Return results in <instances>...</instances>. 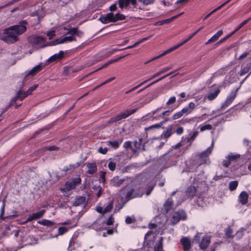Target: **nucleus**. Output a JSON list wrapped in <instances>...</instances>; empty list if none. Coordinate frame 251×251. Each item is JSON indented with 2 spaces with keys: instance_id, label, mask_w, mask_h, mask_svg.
<instances>
[{
  "instance_id": "5701e85b",
  "label": "nucleus",
  "mask_w": 251,
  "mask_h": 251,
  "mask_svg": "<svg viewBox=\"0 0 251 251\" xmlns=\"http://www.w3.org/2000/svg\"><path fill=\"white\" fill-rule=\"evenodd\" d=\"M124 180L119 179L118 177H115L110 181L111 184L115 187L120 186L123 183Z\"/></svg>"
},
{
  "instance_id": "680f3d73",
  "label": "nucleus",
  "mask_w": 251,
  "mask_h": 251,
  "mask_svg": "<svg viewBox=\"0 0 251 251\" xmlns=\"http://www.w3.org/2000/svg\"><path fill=\"white\" fill-rule=\"evenodd\" d=\"M47 35L49 37V39H51L55 36V31H50L47 32Z\"/></svg>"
},
{
  "instance_id": "6e6d98bb",
  "label": "nucleus",
  "mask_w": 251,
  "mask_h": 251,
  "mask_svg": "<svg viewBox=\"0 0 251 251\" xmlns=\"http://www.w3.org/2000/svg\"><path fill=\"white\" fill-rule=\"evenodd\" d=\"M178 48V47H177V45H176L174 47L171 48L170 49H169L167 50H166L165 51H164L163 52V54H164V55H165L167 53H170Z\"/></svg>"
},
{
  "instance_id": "0eeeda50",
  "label": "nucleus",
  "mask_w": 251,
  "mask_h": 251,
  "mask_svg": "<svg viewBox=\"0 0 251 251\" xmlns=\"http://www.w3.org/2000/svg\"><path fill=\"white\" fill-rule=\"evenodd\" d=\"M81 180L80 178H76L72 181H68L66 183L65 185V189L67 191H69L72 189H74L79 184H80Z\"/></svg>"
},
{
  "instance_id": "c85d7f7f",
  "label": "nucleus",
  "mask_w": 251,
  "mask_h": 251,
  "mask_svg": "<svg viewBox=\"0 0 251 251\" xmlns=\"http://www.w3.org/2000/svg\"><path fill=\"white\" fill-rule=\"evenodd\" d=\"M250 70H251V61L247 64V66L243 68L240 73V75L242 76L247 73Z\"/></svg>"
},
{
  "instance_id": "3c124183",
  "label": "nucleus",
  "mask_w": 251,
  "mask_h": 251,
  "mask_svg": "<svg viewBox=\"0 0 251 251\" xmlns=\"http://www.w3.org/2000/svg\"><path fill=\"white\" fill-rule=\"evenodd\" d=\"M233 231L232 229L230 227H228L226 228V235L227 238H231L233 237L232 236Z\"/></svg>"
},
{
  "instance_id": "f3484780",
  "label": "nucleus",
  "mask_w": 251,
  "mask_h": 251,
  "mask_svg": "<svg viewBox=\"0 0 251 251\" xmlns=\"http://www.w3.org/2000/svg\"><path fill=\"white\" fill-rule=\"evenodd\" d=\"M86 199L85 197L76 196L75 201L73 203V205L75 206H80L85 203Z\"/></svg>"
},
{
  "instance_id": "7ed1b4c3",
  "label": "nucleus",
  "mask_w": 251,
  "mask_h": 251,
  "mask_svg": "<svg viewBox=\"0 0 251 251\" xmlns=\"http://www.w3.org/2000/svg\"><path fill=\"white\" fill-rule=\"evenodd\" d=\"M137 110V108L133 109L132 110H126L125 112L117 115L116 116L110 118V120L106 122L104 126L110 124L116 123L122 119L126 118L130 115H132V114L136 112Z\"/></svg>"
},
{
  "instance_id": "9b49d317",
  "label": "nucleus",
  "mask_w": 251,
  "mask_h": 251,
  "mask_svg": "<svg viewBox=\"0 0 251 251\" xmlns=\"http://www.w3.org/2000/svg\"><path fill=\"white\" fill-rule=\"evenodd\" d=\"M100 20L103 24L116 22V20L114 19V14L111 12L106 14L104 16L100 18Z\"/></svg>"
},
{
  "instance_id": "b1692460",
  "label": "nucleus",
  "mask_w": 251,
  "mask_h": 251,
  "mask_svg": "<svg viewBox=\"0 0 251 251\" xmlns=\"http://www.w3.org/2000/svg\"><path fill=\"white\" fill-rule=\"evenodd\" d=\"M142 138H139L138 141H135L134 145L136 149H142V151H145V145H142Z\"/></svg>"
},
{
  "instance_id": "8fccbe9b",
  "label": "nucleus",
  "mask_w": 251,
  "mask_h": 251,
  "mask_svg": "<svg viewBox=\"0 0 251 251\" xmlns=\"http://www.w3.org/2000/svg\"><path fill=\"white\" fill-rule=\"evenodd\" d=\"M251 20V17L250 18L244 20L237 27V28L235 30V31H237L239 29H240L242 27H243L244 25L248 23V22Z\"/></svg>"
},
{
  "instance_id": "423d86ee",
  "label": "nucleus",
  "mask_w": 251,
  "mask_h": 251,
  "mask_svg": "<svg viewBox=\"0 0 251 251\" xmlns=\"http://www.w3.org/2000/svg\"><path fill=\"white\" fill-rule=\"evenodd\" d=\"M75 40V39L71 35V36L61 37L60 38L56 39V40L50 42L49 43V45L50 46H53L59 44H62L66 42H71Z\"/></svg>"
},
{
  "instance_id": "0e129e2a",
  "label": "nucleus",
  "mask_w": 251,
  "mask_h": 251,
  "mask_svg": "<svg viewBox=\"0 0 251 251\" xmlns=\"http://www.w3.org/2000/svg\"><path fill=\"white\" fill-rule=\"evenodd\" d=\"M108 151V149L107 148H102V147H100L99 149V152L102 153V154H105L106 153V152H107Z\"/></svg>"
},
{
  "instance_id": "f704fd0d",
  "label": "nucleus",
  "mask_w": 251,
  "mask_h": 251,
  "mask_svg": "<svg viewBox=\"0 0 251 251\" xmlns=\"http://www.w3.org/2000/svg\"><path fill=\"white\" fill-rule=\"evenodd\" d=\"M238 183L237 180L232 181L230 182L229 183V189L231 191H233L235 190L236 189V188L238 186Z\"/></svg>"
},
{
  "instance_id": "20e7f679",
  "label": "nucleus",
  "mask_w": 251,
  "mask_h": 251,
  "mask_svg": "<svg viewBox=\"0 0 251 251\" xmlns=\"http://www.w3.org/2000/svg\"><path fill=\"white\" fill-rule=\"evenodd\" d=\"M213 144L214 142H212L211 147L207 148L206 150L200 154L198 160L199 165L203 164H208L210 162L208 156L211 153Z\"/></svg>"
},
{
  "instance_id": "4be33fe9",
  "label": "nucleus",
  "mask_w": 251,
  "mask_h": 251,
  "mask_svg": "<svg viewBox=\"0 0 251 251\" xmlns=\"http://www.w3.org/2000/svg\"><path fill=\"white\" fill-rule=\"evenodd\" d=\"M249 196L246 192H242L239 197V201L242 204H245L248 202Z\"/></svg>"
},
{
  "instance_id": "473e14b6",
  "label": "nucleus",
  "mask_w": 251,
  "mask_h": 251,
  "mask_svg": "<svg viewBox=\"0 0 251 251\" xmlns=\"http://www.w3.org/2000/svg\"><path fill=\"white\" fill-rule=\"evenodd\" d=\"M38 223L40 225L48 226H52L54 225V223L53 222L46 219H43L41 221H38Z\"/></svg>"
},
{
  "instance_id": "f257e3e1",
  "label": "nucleus",
  "mask_w": 251,
  "mask_h": 251,
  "mask_svg": "<svg viewBox=\"0 0 251 251\" xmlns=\"http://www.w3.org/2000/svg\"><path fill=\"white\" fill-rule=\"evenodd\" d=\"M28 23L26 20L19 22V24L8 27L3 30L6 36L0 39L7 44H14L19 41L18 36L24 33L27 30Z\"/></svg>"
},
{
  "instance_id": "37998d69",
  "label": "nucleus",
  "mask_w": 251,
  "mask_h": 251,
  "mask_svg": "<svg viewBox=\"0 0 251 251\" xmlns=\"http://www.w3.org/2000/svg\"><path fill=\"white\" fill-rule=\"evenodd\" d=\"M37 85L35 84L29 88L26 91H25L26 95L25 96V97H27L28 95L31 94L32 92L37 87Z\"/></svg>"
},
{
  "instance_id": "f8f14e48",
  "label": "nucleus",
  "mask_w": 251,
  "mask_h": 251,
  "mask_svg": "<svg viewBox=\"0 0 251 251\" xmlns=\"http://www.w3.org/2000/svg\"><path fill=\"white\" fill-rule=\"evenodd\" d=\"M64 28L65 30H67V31L64 32L66 34H70L72 36L75 35L79 37H81L83 34L82 32L78 30L76 28H72L70 29H68L67 28L64 27Z\"/></svg>"
},
{
  "instance_id": "09e8293b",
  "label": "nucleus",
  "mask_w": 251,
  "mask_h": 251,
  "mask_svg": "<svg viewBox=\"0 0 251 251\" xmlns=\"http://www.w3.org/2000/svg\"><path fill=\"white\" fill-rule=\"evenodd\" d=\"M134 192V189H132L130 191H128L126 194V199L127 201H129L133 198H134V195H133Z\"/></svg>"
},
{
  "instance_id": "774afa93",
  "label": "nucleus",
  "mask_w": 251,
  "mask_h": 251,
  "mask_svg": "<svg viewBox=\"0 0 251 251\" xmlns=\"http://www.w3.org/2000/svg\"><path fill=\"white\" fill-rule=\"evenodd\" d=\"M249 53L248 52H245L242 54H241L238 58V60H242L247 57L249 55Z\"/></svg>"
},
{
  "instance_id": "f03ea898",
  "label": "nucleus",
  "mask_w": 251,
  "mask_h": 251,
  "mask_svg": "<svg viewBox=\"0 0 251 251\" xmlns=\"http://www.w3.org/2000/svg\"><path fill=\"white\" fill-rule=\"evenodd\" d=\"M27 41L33 46H36L39 48H43L50 46L49 45V42L45 43L46 39L42 36L32 35L28 37Z\"/></svg>"
},
{
  "instance_id": "6ab92c4d",
  "label": "nucleus",
  "mask_w": 251,
  "mask_h": 251,
  "mask_svg": "<svg viewBox=\"0 0 251 251\" xmlns=\"http://www.w3.org/2000/svg\"><path fill=\"white\" fill-rule=\"evenodd\" d=\"M222 30L218 31L214 35H213L210 39H209L207 42L205 43V44L208 45L216 42L222 35Z\"/></svg>"
},
{
  "instance_id": "6e6552de",
  "label": "nucleus",
  "mask_w": 251,
  "mask_h": 251,
  "mask_svg": "<svg viewBox=\"0 0 251 251\" xmlns=\"http://www.w3.org/2000/svg\"><path fill=\"white\" fill-rule=\"evenodd\" d=\"M191 113V111H190L188 107L186 106L182 108L181 110L174 114L172 117V118L174 120H176L182 117L184 115L186 116Z\"/></svg>"
},
{
  "instance_id": "79ce46f5",
  "label": "nucleus",
  "mask_w": 251,
  "mask_h": 251,
  "mask_svg": "<svg viewBox=\"0 0 251 251\" xmlns=\"http://www.w3.org/2000/svg\"><path fill=\"white\" fill-rule=\"evenodd\" d=\"M126 18V16L120 13H117L114 15V19L116 20V22L119 20H123Z\"/></svg>"
},
{
  "instance_id": "5fc2aeb1",
  "label": "nucleus",
  "mask_w": 251,
  "mask_h": 251,
  "mask_svg": "<svg viewBox=\"0 0 251 251\" xmlns=\"http://www.w3.org/2000/svg\"><path fill=\"white\" fill-rule=\"evenodd\" d=\"M240 157V155L239 154H236V155H229L228 156V158L229 159L230 161H234L236 160L237 159L239 158Z\"/></svg>"
},
{
  "instance_id": "412c9836",
  "label": "nucleus",
  "mask_w": 251,
  "mask_h": 251,
  "mask_svg": "<svg viewBox=\"0 0 251 251\" xmlns=\"http://www.w3.org/2000/svg\"><path fill=\"white\" fill-rule=\"evenodd\" d=\"M88 170L87 173L90 175L94 174L97 171V167L95 163H88L87 164Z\"/></svg>"
},
{
  "instance_id": "4468645a",
  "label": "nucleus",
  "mask_w": 251,
  "mask_h": 251,
  "mask_svg": "<svg viewBox=\"0 0 251 251\" xmlns=\"http://www.w3.org/2000/svg\"><path fill=\"white\" fill-rule=\"evenodd\" d=\"M174 205L173 201L171 198H168L163 204V207L165 212L167 213L173 209Z\"/></svg>"
},
{
  "instance_id": "e2e57ef3",
  "label": "nucleus",
  "mask_w": 251,
  "mask_h": 251,
  "mask_svg": "<svg viewBox=\"0 0 251 251\" xmlns=\"http://www.w3.org/2000/svg\"><path fill=\"white\" fill-rule=\"evenodd\" d=\"M125 221L127 224H130L132 223H134L135 221V220L131 218L130 217L128 216L126 218Z\"/></svg>"
},
{
  "instance_id": "cd10ccee",
  "label": "nucleus",
  "mask_w": 251,
  "mask_h": 251,
  "mask_svg": "<svg viewBox=\"0 0 251 251\" xmlns=\"http://www.w3.org/2000/svg\"><path fill=\"white\" fill-rule=\"evenodd\" d=\"M171 69V67H166V68H163L161 71H160L157 72L156 73H155V74H154L151 78H150L148 80H149H149L159 76L161 74L167 72L168 71L170 70Z\"/></svg>"
},
{
  "instance_id": "338daca9",
  "label": "nucleus",
  "mask_w": 251,
  "mask_h": 251,
  "mask_svg": "<svg viewBox=\"0 0 251 251\" xmlns=\"http://www.w3.org/2000/svg\"><path fill=\"white\" fill-rule=\"evenodd\" d=\"M105 173L104 172H101L100 173V177L102 179V182L103 183L105 182Z\"/></svg>"
},
{
  "instance_id": "dca6fc26",
  "label": "nucleus",
  "mask_w": 251,
  "mask_h": 251,
  "mask_svg": "<svg viewBox=\"0 0 251 251\" xmlns=\"http://www.w3.org/2000/svg\"><path fill=\"white\" fill-rule=\"evenodd\" d=\"M210 243V238L208 237H205L202 239L200 244V248L201 250H205Z\"/></svg>"
},
{
  "instance_id": "c9c22d12",
  "label": "nucleus",
  "mask_w": 251,
  "mask_h": 251,
  "mask_svg": "<svg viewBox=\"0 0 251 251\" xmlns=\"http://www.w3.org/2000/svg\"><path fill=\"white\" fill-rule=\"evenodd\" d=\"M220 90L218 89L214 92L209 94L207 96V99L210 100L215 99L220 93Z\"/></svg>"
},
{
  "instance_id": "ea45409f",
  "label": "nucleus",
  "mask_w": 251,
  "mask_h": 251,
  "mask_svg": "<svg viewBox=\"0 0 251 251\" xmlns=\"http://www.w3.org/2000/svg\"><path fill=\"white\" fill-rule=\"evenodd\" d=\"M149 81V80H145L144 81L140 83L139 84L137 85V86H135L134 87L131 88V89L129 90L128 91H126V94H128L129 93L137 89V88H138L139 87H140V86H141L142 85H143L144 84L146 83V82H147L148 81Z\"/></svg>"
},
{
  "instance_id": "58836bf2",
  "label": "nucleus",
  "mask_w": 251,
  "mask_h": 251,
  "mask_svg": "<svg viewBox=\"0 0 251 251\" xmlns=\"http://www.w3.org/2000/svg\"><path fill=\"white\" fill-rule=\"evenodd\" d=\"M155 0H138V1L140 2L143 5L147 6L153 4L155 2Z\"/></svg>"
},
{
  "instance_id": "a878e982",
  "label": "nucleus",
  "mask_w": 251,
  "mask_h": 251,
  "mask_svg": "<svg viewBox=\"0 0 251 251\" xmlns=\"http://www.w3.org/2000/svg\"><path fill=\"white\" fill-rule=\"evenodd\" d=\"M172 130L173 126L170 125L167 127L166 131L163 132V135L164 138L165 139H168L169 137H170L173 134Z\"/></svg>"
},
{
  "instance_id": "393cba45",
  "label": "nucleus",
  "mask_w": 251,
  "mask_h": 251,
  "mask_svg": "<svg viewBox=\"0 0 251 251\" xmlns=\"http://www.w3.org/2000/svg\"><path fill=\"white\" fill-rule=\"evenodd\" d=\"M42 69V65L39 64L34 67L28 73L29 75H34Z\"/></svg>"
},
{
  "instance_id": "bf43d9fd",
  "label": "nucleus",
  "mask_w": 251,
  "mask_h": 251,
  "mask_svg": "<svg viewBox=\"0 0 251 251\" xmlns=\"http://www.w3.org/2000/svg\"><path fill=\"white\" fill-rule=\"evenodd\" d=\"M176 101V98L175 97H172L171 98L169 99V100H168V101L166 103V104L167 105H171L172 104L174 103Z\"/></svg>"
},
{
  "instance_id": "aec40b11",
  "label": "nucleus",
  "mask_w": 251,
  "mask_h": 251,
  "mask_svg": "<svg viewBox=\"0 0 251 251\" xmlns=\"http://www.w3.org/2000/svg\"><path fill=\"white\" fill-rule=\"evenodd\" d=\"M197 192V189L194 186H190L186 191V194L187 197L193 198Z\"/></svg>"
},
{
  "instance_id": "603ef678",
  "label": "nucleus",
  "mask_w": 251,
  "mask_h": 251,
  "mask_svg": "<svg viewBox=\"0 0 251 251\" xmlns=\"http://www.w3.org/2000/svg\"><path fill=\"white\" fill-rule=\"evenodd\" d=\"M183 13V12L179 14H178V15H177L176 16H174L171 17V18H169V19H166V20H163V22H165V23H169L171 22H172L173 20H175L176 18H177L179 16H180Z\"/></svg>"
},
{
  "instance_id": "a18cd8bd",
  "label": "nucleus",
  "mask_w": 251,
  "mask_h": 251,
  "mask_svg": "<svg viewBox=\"0 0 251 251\" xmlns=\"http://www.w3.org/2000/svg\"><path fill=\"white\" fill-rule=\"evenodd\" d=\"M92 228L96 230H100L101 228L99 221H96L92 225Z\"/></svg>"
},
{
  "instance_id": "13d9d810",
  "label": "nucleus",
  "mask_w": 251,
  "mask_h": 251,
  "mask_svg": "<svg viewBox=\"0 0 251 251\" xmlns=\"http://www.w3.org/2000/svg\"><path fill=\"white\" fill-rule=\"evenodd\" d=\"M114 218L113 217V215H111L108 218L107 221L106 222V224L108 226L112 225L114 223Z\"/></svg>"
},
{
  "instance_id": "1a4fd4ad",
  "label": "nucleus",
  "mask_w": 251,
  "mask_h": 251,
  "mask_svg": "<svg viewBox=\"0 0 251 251\" xmlns=\"http://www.w3.org/2000/svg\"><path fill=\"white\" fill-rule=\"evenodd\" d=\"M180 242L183 246L184 251H189L191 248V243L188 237H185L182 238L180 240Z\"/></svg>"
},
{
  "instance_id": "c756f323",
  "label": "nucleus",
  "mask_w": 251,
  "mask_h": 251,
  "mask_svg": "<svg viewBox=\"0 0 251 251\" xmlns=\"http://www.w3.org/2000/svg\"><path fill=\"white\" fill-rule=\"evenodd\" d=\"M154 251H163V237H161L159 242L154 246Z\"/></svg>"
},
{
  "instance_id": "69168bd1",
  "label": "nucleus",
  "mask_w": 251,
  "mask_h": 251,
  "mask_svg": "<svg viewBox=\"0 0 251 251\" xmlns=\"http://www.w3.org/2000/svg\"><path fill=\"white\" fill-rule=\"evenodd\" d=\"M160 127H161L160 125H159V124H155L154 125H152V126H149V127L146 128V130H147L151 129L154 128H158Z\"/></svg>"
},
{
  "instance_id": "39448f33",
  "label": "nucleus",
  "mask_w": 251,
  "mask_h": 251,
  "mask_svg": "<svg viewBox=\"0 0 251 251\" xmlns=\"http://www.w3.org/2000/svg\"><path fill=\"white\" fill-rule=\"evenodd\" d=\"M186 217L185 212L183 210H178L175 212L172 217L171 221L173 225L176 224L180 220H185Z\"/></svg>"
},
{
  "instance_id": "72a5a7b5",
  "label": "nucleus",
  "mask_w": 251,
  "mask_h": 251,
  "mask_svg": "<svg viewBox=\"0 0 251 251\" xmlns=\"http://www.w3.org/2000/svg\"><path fill=\"white\" fill-rule=\"evenodd\" d=\"M172 73H173V72H171V73H169V74H167V75H164L163 76H162V77H160V78H159V79H158L156 80L155 81H154L152 82V83H151V84H150L149 85H148L147 86H146V87H145L144 88L142 89H141V90H139V91H138V93H140V92H141V91H142L143 90H144L145 89H146V88H148V87H150V86H151V85H152V84H154V83H156V82H158L159 81H160V80H162V79H164V78H166V77H167V76H168L169 75H171Z\"/></svg>"
},
{
  "instance_id": "7c9ffc66",
  "label": "nucleus",
  "mask_w": 251,
  "mask_h": 251,
  "mask_svg": "<svg viewBox=\"0 0 251 251\" xmlns=\"http://www.w3.org/2000/svg\"><path fill=\"white\" fill-rule=\"evenodd\" d=\"M236 95V92L232 91L230 95L227 98L225 104H228L231 103L233 100L235 99Z\"/></svg>"
},
{
  "instance_id": "ddd939ff",
  "label": "nucleus",
  "mask_w": 251,
  "mask_h": 251,
  "mask_svg": "<svg viewBox=\"0 0 251 251\" xmlns=\"http://www.w3.org/2000/svg\"><path fill=\"white\" fill-rule=\"evenodd\" d=\"M25 92L21 90H19L17 93V95L12 99L10 105L12 106L14 105L13 103L15 102L18 99H20L21 100H22L24 98L26 97H25Z\"/></svg>"
},
{
  "instance_id": "bb28decb",
  "label": "nucleus",
  "mask_w": 251,
  "mask_h": 251,
  "mask_svg": "<svg viewBox=\"0 0 251 251\" xmlns=\"http://www.w3.org/2000/svg\"><path fill=\"white\" fill-rule=\"evenodd\" d=\"M151 35L150 36H148V37H145V38H144L143 39H142L141 40L137 41V42H136L134 45H132V46H128L127 47H126L125 48H124L123 49V50H125V49H132V48H135L136 47V46H137L138 45H139L140 44L142 43V42L147 40L148 39H149L151 37Z\"/></svg>"
},
{
  "instance_id": "e433bc0d",
  "label": "nucleus",
  "mask_w": 251,
  "mask_h": 251,
  "mask_svg": "<svg viewBox=\"0 0 251 251\" xmlns=\"http://www.w3.org/2000/svg\"><path fill=\"white\" fill-rule=\"evenodd\" d=\"M45 212H46L45 210H41L39 212H38L37 213H33V218H35V219H38L41 218L43 216V215L44 214Z\"/></svg>"
},
{
  "instance_id": "2f4dec72",
  "label": "nucleus",
  "mask_w": 251,
  "mask_h": 251,
  "mask_svg": "<svg viewBox=\"0 0 251 251\" xmlns=\"http://www.w3.org/2000/svg\"><path fill=\"white\" fill-rule=\"evenodd\" d=\"M122 142V140L120 141H109L107 142V144L109 146H111L114 149H117L119 148L120 144Z\"/></svg>"
},
{
  "instance_id": "a19ab883",
  "label": "nucleus",
  "mask_w": 251,
  "mask_h": 251,
  "mask_svg": "<svg viewBox=\"0 0 251 251\" xmlns=\"http://www.w3.org/2000/svg\"><path fill=\"white\" fill-rule=\"evenodd\" d=\"M113 201H111L103 209V213H106L111 211L113 208Z\"/></svg>"
},
{
  "instance_id": "4d7b16f0",
  "label": "nucleus",
  "mask_w": 251,
  "mask_h": 251,
  "mask_svg": "<svg viewBox=\"0 0 251 251\" xmlns=\"http://www.w3.org/2000/svg\"><path fill=\"white\" fill-rule=\"evenodd\" d=\"M230 163H231V161L228 157H227L226 159L224 160L222 163L223 165L225 167H229Z\"/></svg>"
},
{
  "instance_id": "c03bdc74",
  "label": "nucleus",
  "mask_w": 251,
  "mask_h": 251,
  "mask_svg": "<svg viewBox=\"0 0 251 251\" xmlns=\"http://www.w3.org/2000/svg\"><path fill=\"white\" fill-rule=\"evenodd\" d=\"M231 0H228L225 2L223 3L222 4L220 5L219 6L217 7L216 8L214 9L213 10H212L210 13L211 15L213 14L215 12H216L218 10L221 9L222 7H223L226 4L228 3Z\"/></svg>"
},
{
  "instance_id": "864d4df0",
  "label": "nucleus",
  "mask_w": 251,
  "mask_h": 251,
  "mask_svg": "<svg viewBox=\"0 0 251 251\" xmlns=\"http://www.w3.org/2000/svg\"><path fill=\"white\" fill-rule=\"evenodd\" d=\"M116 166V163H115L114 162L110 161L108 163V167L111 171H114L115 170Z\"/></svg>"
},
{
  "instance_id": "4c0bfd02",
  "label": "nucleus",
  "mask_w": 251,
  "mask_h": 251,
  "mask_svg": "<svg viewBox=\"0 0 251 251\" xmlns=\"http://www.w3.org/2000/svg\"><path fill=\"white\" fill-rule=\"evenodd\" d=\"M155 186V183H152L149 186H148V187L147 188L146 193L147 196H149L150 195V194L151 193V191L153 189Z\"/></svg>"
},
{
  "instance_id": "9d476101",
  "label": "nucleus",
  "mask_w": 251,
  "mask_h": 251,
  "mask_svg": "<svg viewBox=\"0 0 251 251\" xmlns=\"http://www.w3.org/2000/svg\"><path fill=\"white\" fill-rule=\"evenodd\" d=\"M118 3L121 9L128 6L130 4L135 7L137 5V0H119Z\"/></svg>"
},
{
  "instance_id": "49530a36",
  "label": "nucleus",
  "mask_w": 251,
  "mask_h": 251,
  "mask_svg": "<svg viewBox=\"0 0 251 251\" xmlns=\"http://www.w3.org/2000/svg\"><path fill=\"white\" fill-rule=\"evenodd\" d=\"M68 228L65 226H61L58 228V233L59 235H63L68 231Z\"/></svg>"
},
{
  "instance_id": "052dcab7",
  "label": "nucleus",
  "mask_w": 251,
  "mask_h": 251,
  "mask_svg": "<svg viewBox=\"0 0 251 251\" xmlns=\"http://www.w3.org/2000/svg\"><path fill=\"white\" fill-rule=\"evenodd\" d=\"M191 112L192 113L193 110L196 107V104L194 102H191L189 103L188 106H187Z\"/></svg>"
},
{
  "instance_id": "2eb2a0df",
  "label": "nucleus",
  "mask_w": 251,
  "mask_h": 251,
  "mask_svg": "<svg viewBox=\"0 0 251 251\" xmlns=\"http://www.w3.org/2000/svg\"><path fill=\"white\" fill-rule=\"evenodd\" d=\"M64 57V52L63 51H60L59 53L55 54L54 55L51 56L48 60V62H53L57 61L62 59Z\"/></svg>"
},
{
  "instance_id": "a211bd4d",
  "label": "nucleus",
  "mask_w": 251,
  "mask_h": 251,
  "mask_svg": "<svg viewBox=\"0 0 251 251\" xmlns=\"http://www.w3.org/2000/svg\"><path fill=\"white\" fill-rule=\"evenodd\" d=\"M128 55V54H126V55L120 56V57H119V58H118L117 59L110 60L108 61L107 62H106V63L104 64L101 67L99 68V69H98L96 71H94L93 72L91 73V74H93V73H94L95 72L98 71H99V70H101V69H102L103 68H104L106 67L107 66H108L109 65H110V64H112L113 63L116 62L117 61H118L119 60H120L122 58H123L125 57L126 56H127Z\"/></svg>"
},
{
  "instance_id": "de8ad7c7",
  "label": "nucleus",
  "mask_w": 251,
  "mask_h": 251,
  "mask_svg": "<svg viewBox=\"0 0 251 251\" xmlns=\"http://www.w3.org/2000/svg\"><path fill=\"white\" fill-rule=\"evenodd\" d=\"M212 128V126L211 125L207 124L203 126H201L200 127L201 131H203L205 130H211Z\"/></svg>"
}]
</instances>
